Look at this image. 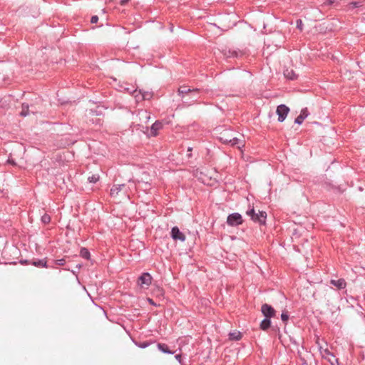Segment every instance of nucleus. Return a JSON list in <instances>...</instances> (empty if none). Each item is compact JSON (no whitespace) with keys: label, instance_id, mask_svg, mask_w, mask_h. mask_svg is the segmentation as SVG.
<instances>
[{"label":"nucleus","instance_id":"obj_1","mask_svg":"<svg viewBox=\"0 0 365 365\" xmlns=\"http://www.w3.org/2000/svg\"><path fill=\"white\" fill-rule=\"evenodd\" d=\"M231 131H225L220 134L219 140L224 144H230L231 145H242L244 146L242 141L236 137L230 135Z\"/></svg>","mask_w":365,"mask_h":365},{"label":"nucleus","instance_id":"obj_2","mask_svg":"<svg viewBox=\"0 0 365 365\" xmlns=\"http://www.w3.org/2000/svg\"><path fill=\"white\" fill-rule=\"evenodd\" d=\"M243 222L242 217L240 213L235 212L228 215L227 223L232 227H236L242 225Z\"/></svg>","mask_w":365,"mask_h":365},{"label":"nucleus","instance_id":"obj_3","mask_svg":"<svg viewBox=\"0 0 365 365\" xmlns=\"http://www.w3.org/2000/svg\"><path fill=\"white\" fill-rule=\"evenodd\" d=\"M152 282V277L148 272L143 273L138 279V284L143 288H148Z\"/></svg>","mask_w":365,"mask_h":365},{"label":"nucleus","instance_id":"obj_4","mask_svg":"<svg viewBox=\"0 0 365 365\" xmlns=\"http://www.w3.org/2000/svg\"><path fill=\"white\" fill-rule=\"evenodd\" d=\"M289 111V108L287 106H285L284 104H281V105L278 106L277 108V114L278 115V120L279 122H283L285 120Z\"/></svg>","mask_w":365,"mask_h":365},{"label":"nucleus","instance_id":"obj_5","mask_svg":"<svg viewBox=\"0 0 365 365\" xmlns=\"http://www.w3.org/2000/svg\"><path fill=\"white\" fill-rule=\"evenodd\" d=\"M261 312L263 314V315L265 317V318H269V319L273 317L276 313V311L274 310V309L272 306H270L267 304H262V306L261 307Z\"/></svg>","mask_w":365,"mask_h":365},{"label":"nucleus","instance_id":"obj_6","mask_svg":"<svg viewBox=\"0 0 365 365\" xmlns=\"http://www.w3.org/2000/svg\"><path fill=\"white\" fill-rule=\"evenodd\" d=\"M171 237L174 240L184 242L185 235L179 230L178 227H173L171 230Z\"/></svg>","mask_w":365,"mask_h":365},{"label":"nucleus","instance_id":"obj_7","mask_svg":"<svg viewBox=\"0 0 365 365\" xmlns=\"http://www.w3.org/2000/svg\"><path fill=\"white\" fill-rule=\"evenodd\" d=\"M121 191H124L125 194L127 193L126 185L125 184L113 185L110 189V195L112 197H116Z\"/></svg>","mask_w":365,"mask_h":365},{"label":"nucleus","instance_id":"obj_8","mask_svg":"<svg viewBox=\"0 0 365 365\" xmlns=\"http://www.w3.org/2000/svg\"><path fill=\"white\" fill-rule=\"evenodd\" d=\"M320 351L322 357L329 361L332 365L334 364V361H337L334 355L329 349H322L321 348Z\"/></svg>","mask_w":365,"mask_h":365},{"label":"nucleus","instance_id":"obj_9","mask_svg":"<svg viewBox=\"0 0 365 365\" xmlns=\"http://www.w3.org/2000/svg\"><path fill=\"white\" fill-rule=\"evenodd\" d=\"M163 128V123L158 120H156L150 128V133L148 136H156L158 134V131Z\"/></svg>","mask_w":365,"mask_h":365},{"label":"nucleus","instance_id":"obj_10","mask_svg":"<svg viewBox=\"0 0 365 365\" xmlns=\"http://www.w3.org/2000/svg\"><path fill=\"white\" fill-rule=\"evenodd\" d=\"M179 94L182 95V98H185L186 95L189 93H199L200 89L195 88L192 90H190L187 86H182L178 90Z\"/></svg>","mask_w":365,"mask_h":365},{"label":"nucleus","instance_id":"obj_11","mask_svg":"<svg viewBox=\"0 0 365 365\" xmlns=\"http://www.w3.org/2000/svg\"><path fill=\"white\" fill-rule=\"evenodd\" d=\"M309 114V113L307 108L302 109L299 115H298L295 119V123L301 125Z\"/></svg>","mask_w":365,"mask_h":365},{"label":"nucleus","instance_id":"obj_12","mask_svg":"<svg viewBox=\"0 0 365 365\" xmlns=\"http://www.w3.org/2000/svg\"><path fill=\"white\" fill-rule=\"evenodd\" d=\"M31 264L37 267L48 268L49 265L47 264L46 258L41 259H34Z\"/></svg>","mask_w":365,"mask_h":365},{"label":"nucleus","instance_id":"obj_13","mask_svg":"<svg viewBox=\"0 0 365 365\" xmlns=\"http://www.w3.org/2000/svg\"><path fill=\"white\" fill-rule=\"evenodd\" d=\"M330 283L337 287L339 289H344L346 286V282L344 279H331Z\"/></svg>","mask_w":365,"mask_h":365},{"label":"nucleus","instance_id":"obj_14","mask_svg":"<svg viewBox=\"0 0 365 365\" xmlns=\"http://www.w3.org/2000/svg\"><path fill=\"white\" fill-rule=\"evenodd\" d=\"M256 214H257L256 217L257 218H256V220H255V222H259L261 225L265 224V220H266V218H267V213H266V212L259 211V212L256 213Z\"/></svg>","mask_w":365,"mask_h":365},{"label":"nucleus","instance_id":"obj_15","mask_svg":"<svg viewBox=\"0 0 365 365\" xmlns=\"http://www.w3.org/2000/svg\"><path fill=\"white\" fill-rule=\"evenodd\" d=\"M284 76L289 80H294L297 78V74L292 69H286L284 71Z\"/></svg>","mask_w":365,"mask_h":365},{"label":"nucleus","instance_id":"obj_16","mask_svg":"<svg viewBox=\"0 0 365 365\" xmlns=\"http://www.w3.org/2000/svg\"><path fill=\"white\" fill-rule=\"evenodd\" d=\"M271 326V321L269 318L264 319L260 323V329L263 331L267 330Z\"/></svg>","mask_w":365,"mask_h":365},{"label":"nucleus","instance_id":"obj_17","mask_svg":"<svg viewBox=\"0 0 365 365\" xmlns=\"http://www.w3.org/2000/svg\"><path fill=\"white\" fill-rule=\"evenodd\" d=\"M157 346H158V349L160 351H161L162 352H163V353H165V354H173V351H171L169 349V348H168V345H167V344H161V343H159V344H158V345H157Z\"/></svg>","mask_w":365,"mask_h":365},{"label":"nucleus","instance_id":"obj_18","mask_svg":"<svg viewBox=\"0 0 365 365\" xmlns=\"http://www.w3.org/2000/svg\"><path fill=\"white\" fill-rule=\"evenodd\" d=\"M29 113H30V110H29V105L26 104V103H23L21 106V110L20 112V115L25 117V116L28 115L29 114Z\"/></svg>","mask_w":365,"mask_h":365},{"label":"nucleus","instance_id":"obj_19","mask_svg":"<svg viewBox=\"0 0 365 365\" xmlns=\"http://www.w3.org/2000/svg\"><path fill=\"white\" fill-rule=\"evenodd\" d=\"M241 338H242V334L240 331H234V332H230L229 334V339L230 340L238 341V340L241 339Z\"/></svg>","mask_w":365,"mask_h":365},{"label":"nucleus","instance_id":"obj_20","mask_svg":"<svg viewBox=\"0 0 365 365\" xmlns=\"http://www.w3.org/2000/svg\"><path fill=\"white\" fill-rule=\"evenodd\" d=\"M139 93H140V96H141V97H140L141 101L150 100L153 96V93L150 92H148V91L142 92L141 90H140Z\"/></svg>","mask_w":365,"mask_h":365},{"label":"nucleus","instance_id":"obj_21","mask_svg":"<svg viewBox=\"0 0 365 365\" xmlns=\"http://www.w3.org/2000/svg\"><path fill=\"white\" fill-rule=\"evenodd\" d=\"M80 256L86 259H89L91 254L87 248L82 247L80 251Z\"/></svg>","mask_w":365,"mask_h":365},{"label":"nucleus","instance_id":"obj_22","mask_svg":"<svg viewBox=\"0 0 365 365\" xmlns=\"http://www.w3.org/2000/svg\"><path fill=\"white\" fill-rule=\"evenodd\" d=\"M135 344L141 348V349H145L148 346H149L150 344H151V342L150 341H135Z\"/></svg>","mask_w":365,"mask_h":365},{"label":"nucleus","instance_id":"obj_23","mask_svg":"<svg viewBox=\"0 0 365 365\" xmlns=\"http://www.w3.org/2000/svg\"><path fill=\"white\" fill-rule=\"evenodd\" d=\"M247 215H249L251 219L255 222V220H256V218H257L256 216V213H255V209L254 208H252L250 210H248L247 211Z\"/></svg>","mask_w":365,"mask_h":365},{"label":"nucleus","instance_id":"obj_24","mask_svg":"<svg viewBox=\"0 0 365 365\" xmlns=\"http://www.w3.org/2000/svg\"><path fill=\"white\" fill-rule=\"evenodd\" d=\"M51 221V217L50 215H48V214H44L42 217H41V222L43 223V224H48Z\"/></svg>","mask_w":365,"mask_h":365},{"label":"nucleus","instance_id":"obj_25","mask_svg":"<svg viewBox=\"0 0 365 365\" xmlns=\"http://www.w3.org/2000/svg\"><path fill=\"white\" fill-rule=\"evenodd\" d=\"M88 181L92 183H96L99 180V176L98 175H93L88 178Z\"/></svg>","mask_w":365,"mask_h":365},{"label":"nucleus","instance_id":"obj_26","mask_svg":"<svg viewBox=\"0 0 365 365\" xmlns=\"http://www.w3.org/2000/svg\"><path fill=\"white\" fill-rule=\"evenodd\" d=\"M53 263L56 265L63 266L66 264V259L64 258L56 259L53 261Z\"/></svg>","mask_w":365,"mask_h":365},{"label":"nucleus","instance_id":"obj_27","mask_svg":"<svg viewBox=\"0 0 365 365\" xmlns=\"http://www.w3.org/2000/svg\"><path fill=\"white\" fill-rule=\"evenodd\" d=\"M281 319L284 322H287L289 319V314L287 312H282L281 314Z\"/></svg>","mask_w":365,"mask_h":365},{"label":"nucleus","instance_id":"obj_28","mask_svg":"<svg viewBox=\"0 0 365 365\" xmlns=\"http://www.w3.org/2000/svg\"><path fill=\"white\" fill-rule=\"evenodd\" d=\"M350 5L353 7V8H357V7H360L361 6V4L360 1H353L350 4Z\"/></svg>","mask_w":365,"mask_h":365},{"label":"nucleus","instance_id":"obj_29","mask_svg":"<svg viewBox=\"0 0 365 365\" xmlns=\"http://www.w3.org/2000/svg\"><path fill=\"white\" fill-rule=\"evenodd\" d=\"M134 93H135V99H136V101H141V100H140V97H141V96H140V93H139V91H136V90H135V91H134Z\"/></svg>","mask_w":365,"mask_h":365},{"label":"nucleus","instance_id":"obj_30","mask_svg":"<svg viewBox=\"0 0 365 365\" xmlns=\"http://www.w3.org/2000/svg\"><path fill=\"white\" fill-rule=\"evenodd\" d=\"M302 25H303V24H302V20L301 19H298L297 21V27L302 30Z\"/></svg>","mask_w":365,"mask_h":365},{"label":"nucleus","instance_id":"obj_31","mask_svg":"<svg viewBox=\"0 0 365 365\" xmlns=\"http://www.w3.org/2000/svg\"><path fill=\"white\" fill-rule=\"evenodd\" d=\"M140 114H141L143 115V117H144L145 119H149L150 118V115L147 113V111H142V112L140 113Z\"/></svg>","mask_w":365,"mask_h":365},{"label":"nucleus","instance_id":"obj_32","mask_svg":"<svg viewBox=\"0 0 365 365\" xmlns=\"http://www.w3.org/2000/svg\"><path fill=\"white\" fill-rule=\"evenodd\" d=\"M98 21V17L97 16H93L91 19V22L92 24H96Z\"/></svg>","mask_w":365,"mask_h":365},{"label":"nucleus","instance_id":"obj_33","mask_svg":"<svg viewBox=\"0 0 365 365\" xmlns=\"http://www.w3.org/2000/svg\"><path fill=\"white\" fill-rule=\"evenodd\" d=\"M199 93H190L191 95V98L192 99V101H197V94Z\"/></svg>","mask_w":365,"mask_h":365},{"label":"nucleus","instance_id":"obj_34","mask_svg":"<svg viewBox=\"0 0 365 365\" xmlns=\"http://www.w3.org/2000/svg\"><path fill=\"white\" fill-rule=\"evenodd\" d=\"M175 359L180 364H182V356L181 354H176L175 356Z\"/></svg>","mask_w":365,"mask_h":365},{"label":"nucleus","instance_id":"obj_35","mask_svg":"<svg viewBox=\"0 0 365 365\" xmlns=\"http://www.w3.org/2000/svg\"><path fill=\"white\" fill-rule=\"evenodd\" d=\"M130 0H120V4L121 6L125 5Z\"/></svg>","mask_w":365,"mask_h":365},{"label":"nucleus","instance_id":"obj_36","mask_svg":"<svg viewBox=\"0 0 365 365\" xmlns=\"http://www.w3.org/2000/svg\"><path fill=\"white\" fill-rule=\"evenodd\" d=\"M7 162H8V163H10L11 165H16V163H15V161L13 159H10L9 158V159H8Z\"/></svg>","mask_w":365,"mask_h":365},{"label":"nucleus","instance_id":"obj_37","mask_svg":"<svg viewBox=\"0 0 365 365\" xmlns=\"http://www.w3.org/2000/svg\"><path fill=\"white\" fill-rule=\"evenodd\" d=\"M148 302L150 304H153V305H155V304L154 303V302L153 301V299H148Z\"/></svg>","mask_w":365,"mask_h":365},{"label":"nucleus","instance_id":"obj_38","mask_svg":"<svg viewBox=\"0 0 365 365\" xmlns=\"http://www.w3.org/2000/svg\"><path fill=\"white\" fill-rule=\"evenodd\" d=\"M49 267V268H53V269H54V268H55V267H54L53 265H49V267Z\"/></svg>","mask_w":365,"mask_h":365}]
</instances>
